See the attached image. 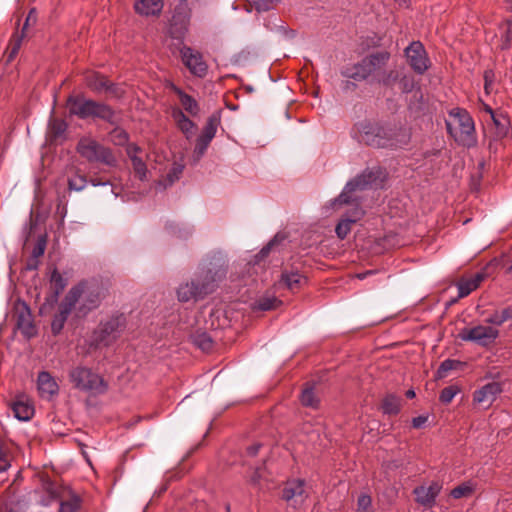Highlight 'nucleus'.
<instances>
[{"label": "nucleus", "instance_id": "obj_61", "mask_svg": "<svg viewBox=\"0 0 512 512\" xmlns=\"http://www.w3.org/2000/svg\"><path fill=\"white\" fill-rule=\"evenodd\" d=\"M261 479L260 469L257 468L252 476L250 477V483L253 485H258Z\"/></svg>", "mask_w": 512, "mask_h": 512}, {"label": "nucleus", "instance_id": "obj_54", "mask_svg": "<svg viewBox=\"0 0 512 512\" xmlns=\"http://www.w3.org/2000/svg\"><path fill=\"white\" fill-rule=\"evenodd\" d=\"M142 149L137 144H128L126 148V153L130 160L134 159V157H138V153H140Z\"/></svg>", "mask_w": 512, "mask_h": 512}, {"label": "nucleus", "instance_id": "obj_13", "mask_svg": "<svg viewBox=\"0 0 512 512\" xmlns=\"http://www.w3.org/2000/svg\"><path fill=\"white\" fill-rule=\"evenodd\" d=\"M14 317L16 327L26 339H31L37 335V329L33 322V316L29 305L22 299H17L14 303Z\"/></svg>", "mask_w": 512, "mask_h": 512}, {"label": "nucleus", "instance_id": "obj_2", "mask_svg": "<svg viewBox=\"0 0 512 512\" xmlns=\"http://www.w3.org/2000/svg\"><path fill=\"white\" fill-rule=\"evenodd\" d=\"M67 106L71 115L79 119H100L115 128L110 132L113 144L124 146L129 141V134L118 126L119 119L115 110L108 104L85 98L82 95H70L67 99Z\"/></svg>", "mask_w": 512, "mask_h": 512}, {"label": "nucleus", "instance_id": "obj_64", "mask_svg": "<svg viewBox=\"0 0 512 512\" xmlns=\"http://www.w3.org/2000/svg\"><path fill=\"white\" fill-rule=\"evenodd\" d=\"M374 273H375V271H373V270H368V271H365V272H362V273H358V274L356 275V277H357L359 280H363V279H365L368 275H372V274H374Z\"/></svg>", "mask_w": 512, "mask_h": 512}, {"label": "nucleus", "instance_id": "obj_49", "mask_svg": "<svg viewBox=\"0 0 512 512\" xmlns=\"http://www.w3.org/2000/svg\"><path fill=\"white\" fill-rule=\"evenodd\" d=\"M276 302L277 299L275 297L262 298L257 302L256 308L261 311H268L275 307Z\"/></svg>", "mask_w": 512, "mask_h": 512}, {"label": "nucleus", "instance_id": "obj_26", "mask_svg": "<svg viewBox=\"0 0 512 512\" xmlns=\"http://www.w3.org/2000/svg\"><path fill=\"white\" fill-rule=\"evenodd\" d=\"M79 294L80 290L77 288H70L68 293L65 295L62 302L59 304L58 312L57 314L64 318V320L67 321L69 315L71 314L72 310L76 309V304L79 301Z\"/></svg>", "mask_w": 512, "mask_h": 512}, {"label": "nucleus", "instance_id": "obj_48", "mask_svg": "<svg viewBox=\"0 0 512 512\" xmlns=\"http://www.w3.org/2000/svg\"><path fill=\"white\" fill-rule=\"evenodd\" d=\"M66 320L59 316L57 313L54 315L53 320L51 322V331L54 336L59 335L64 328Z\"/></svg>", "mask_w": 512, "mask_h": 512}, {"label": "nucleus", "instance_id": "obj_15", "mask_svg": "<svg viewBox=\"0 0 512 512\" xmlns=\"http://www.w3.org/2000/svg\"><path fill=\"white\" fill-rule=\"evenodd\" d=\"M183 64L188 68L190 73L196 77L203 78L207 74L208 66L203 60L200 52L193 50L191 47L183 46L180 49Z\"/></svg>", "mask_w": 512, "mask_h": 512}, {"label": "nucleus", "instance_id": "obj_41", "mask_svg": "<svg viewBox=\"0 0 512 512\" xmlns=\"http://www.w3.org/2000/svg\"><path fill=\"white\" fill-rule=\"evenodd\" d=\"M67 129V124L64 120L53 119L50 123V133L53 138L62 136Z\"/></svg>", "mask_w": 512, "mask_h": 512}, {"label": "nucleus", "instance_id": "obj_34", "mask_svg": "<svg viewBox=\"0 0 512 512\" xmlns=\"http://www.w3.org/2000/svg\"><path fill=\"white\" fill-rule=\"evenodd\" d=\"M67 284V279L60 274L57 268H54L50 275L51 291L61 294L65 290Z\"/></svg>", "mask_w": 512, "mask_h": 512}, {"label": "nucleus", "instance_id": "obj_14", "mask_svg": "<svg viewBox=\"0 0 512 512\" xmlns=\"http://www.w3.org/2000/svg\"><path fill=\"white\" fill-rule=\"evenodd\" d=\"M405 56L410 67L418 74H424L430 61L424 45L420 41H413L405 48Z\"/></svg>", "mask_w": 512, "mask_h": 512}, {"label": "nucleus", "instance_id": "obj_47", "mask_svg": "<svg viewBox=\"0 0 512 512\" xmlns=\"http://www.w3.org/2000/svg\"><path fill=\"white\" fill-rule=\"evenodd\" d=\"M399 85H400L401 91L405 94H408V93L412 92V90L414 89V86H415L414 78L412 76L404 75L399 80Z\"/></svg>", "mask_w": 512, "mask_h": 512}, {"label": "nucleus", "instance_id": "obj_56", "mask_svg": "<svg viewBox=\"0 0 512 512\" xmlns=\"http://www.w3.org/2000/svg\"><path fill=\"white\" fill-rule=\"evenodd\" d=\"M59 296V293L51 291L50 295L45 298L44 306L49 305L50 307H53L58 302Z\"/></svg>", "mask_w": 512, "mask_h": 512}, {"label": "nucleus", "instance_id": "obj_19", "mask_svg": "<svg viewBox=\"0 0 512 512\" xmlns=\"http://www.w3.org/2000/svg\"><path fill=\"white\" fill-rule=\"evenodd\" d=\"M364 215V211L358 205L346 215L336 225L335 232L338 238L345 239L351 231L352 224L359 221Z\"/></svg>", "mask_w": 512, "mask_h": 512}, {"label": "nucleus", "instance_id": "obj_36", "mask_svg": "<svg viewBox=\"0 0 512 512\" xmlns=\"http://www.w3.org/2000/svg\"><path fill=\"white\" fill-rule=\"evenodd\" d=\"M193 343L204 352L210 351L213 347V340L206 332L195 334L193 337Z\"/></svg>", "mask_w": 512, "mask_h": 512}, {"label": "nucleus", "instance_id": "obj_52", "mask_svg": "<svg viewBox=\"0 0 512 512\" xmlns=\"http://www.w3.org/2000/svg\"><path fill=\"white\" fill-rule=\"evenodd\" d=\"M274 0H257L255 1V9L258 12H265L273 8Z\"/></svg>", "mask_w": 512, "mask_h": 512}, {"label": "nucleus", "instance_id": "obj_11", "mask_svg": "<svg viewBox=\"0 0 512 512\" xmlns=\"http://www.w3.org/2000/svg\"><path fill=\"white\" fill-rule=\"evenodd\" d=\"M221 123L220 111H216L211 114L205 126L202 129L200 135L196 138L195 147L192 153V159L194 163H198L201 158L205 155L211 141L216 135L217 128Z\"/></svg>", "mask_w": 512, "mask_h": 512}, {"label": "nucleus", "instance_id": "obj_57", "mask_svg": "<svg viewBox=\"0 0 512 512\" xmlns=\"http://www.w3.org/2000/svg\"><path fill=\"white\" fill-rule=\"evenodd\" d=\"M348 79L342 82L341 88L344 92L354 91L357 88V84L355 82L350 81Z\"/></svg>", "mask_w": 512, "mask_h": 512}, {"label": "nucleus", "instance_id": "obj_12", "mask_svg": "<svg viewBox=\"0 0 512 512\" xmlns=\"http://www.w3.org/2000/svg\"><path fill=\"white\" fill-rule=\"evenodd\" d=\"M498 336V329L484 325H477L472 328H464L458 334V337L462 341L473 342L483 347H487L493 344Z\"/></svg>", "mask_w": 512, "mask_h": 512}, {"label": "nucleus", "instance_id": "obj_23", "mask_svg": "<svg viewBox=\"0 0 512 512\" xmlns=\"http://www.w3.org/2000/svg\"><path fill=\"white\" fill-rule=\"evenodd\" d=\"M37 386L42 397L51 398L58 393L59 387L49 372L42 371L37 377Z\"/></svg>", "mask_w": 512, "mask_h": 512}, {"label": "nucleus", "instance_id": "obj_63", "mask_svg": "<svg viewBox=\"0 0 512 512\" xmlns=\"http://www.w3.org/2000/svg\"><path fill=\"white\" fill-rule=\"evenodd\" d=\"M493 76L492 71H485L484 80H485V90L488 92V87L491 84V77Z\"/></svg>", "mask_w": 512, "mask_h": 512}, {"label": "nucleus", "instance_id": "obj_29", "mask_svg": "<svg viewBox=\"0 0 512 512\" xmlns=\"http://www.w3.org/2000/svg\"><path fill=\"white\" fill-rule=\"evenodd\" d=\"M281 282L289 290L297 291L307 283V278L298 271H284L281 275Z\"/></svg>", "mask_w": 512, "mask_h": 512}, {"label": "nucleus", "instance_id": "obj_40", "mask_svg": "<svg viewBox=\"0 0 512 512\" xmlns=\"http://www.w3.org/2000/svg\"><path fill=\"white\" fill-rule=\"evenodd\" d=\"M472 492H473L472 485L470 483L466 482V483H462L461 485H458L455 488H453L451 490L450 495L454 499H460L462 497H467V496L471 495Z\"/></svg>", "mask_w": 512, "mask_h": 512}, {"label": "nucleus", "instance_id": "obj_1", "mask_svg": "<svg viewBox=\"0 0 512 512\" xmlns=\"http://www.w3.org/2000/svg\"><path fill=\"white\" fill-rule=\"evenodd\" d=\"M229 269L227 255L222 251H213L199 263L190 281L181 283L176 295L179 302H198L214 293L226 279Z\"/></svg>", "mask_w": 512, "mask_h": 512}, {"label": "nucleus", "instance_id": "obj_28", "mask_svg": "<svg viewBox=\"0 0 512 512\" xmlns=\"http://www.w3.org/2000/svg\"><path fill=\"white\" fill-rule=\"evenodd\" d=\"M26 510L27 503L23 497L16 494L7 495L0 508V512H26Z\"/></svg>", "mask_w": 512, "mask_h": 512}, {"label": "nucleus", "instance_id": "obj_53", "mask_svg": "<svg viewBox=\"0 0 512 512\" xmlns=\"http://www.w3.org/2000/svg\"><path fill=\"white\" fill-rule=\"evenodd\" d=\"M485 322L495 326H501L503 324L499 311H495L491 315H489L485 319Z\"/></svg>", "mask_w": 512, "mask_h": 512}, {"label": "nucleus", "instance_id": "obj_33", "mask_svg": "<svg viewBox=\"0 0 512 512\" xmlns=\"http://www.w3.org/2000/svg\"><path fill=\"white\" fill-rule=\"evenodd\" d=\"M492 121L496 127V135L499 138H503L507 135L510 127V119L505 114H496L492 118Z\"/></svg>", "mask_w": 512, "mask_h": 512}, {"label": "nucleus", "instance_id": "obj_32", "mask_svg": "<svg viewBox=\"0 0 512 512\" xmlns=\"http://www.w3.org/2000/svg\"><path fill=\"white\" fill-rule=\"evenodd\" d=\"M398 81V72L396 70H386L383 68L379 71L374 84H379L384 87H391Z\"/></svg>", "mask_w": 512, "mask_h": 512}, {"label": "nucleus", "instance_id": "obj_38", "mask_svg": "<svg viewBox=\"0 0 512 512\" xmlns=\"http://www.w3.org/2000/svg\"><path fill=\"white\" fill-rule=\"evenodd\" d=\"M87 185V178L84 175L76 173L68 179V188L71 191H82Z\"/></svg>", "mask_w": 512, "mask_h": 512}, {"label": "nucleus", "instance_id": "obj_44", "mask_svg": "<svg viewBox=\"0 0 512 512\" xmlns=\"http://www.w3.org/2000/svg\"><path fill=\"white\" fill-rule=\"evenodd\" d=\"M131 162H132V166H133L134 172L136 173L138 178L140 180L146 179L147 166H146L145 162L142 160V158L134 157V159H132Z\"/></svg>", "mask_w": 512, "mask_h": 512}, {"label": "nucleus", "instance_id": "obj_50", "mask_svg": "<svg viewBox=\"0 0 512 512\" xmlns=\"http://www.w3.org/2000/svg\"><path fill=\"white\" fill-rule=\"evenodd\" d=\"M276 238L271 240L266 246H264L255 256L253 263L259 264L262 260H264L270 253L272 246L275 243Z\"/></svg>", "mask_w": 512, "mask_h": 512}, {"label": "nucleus", "instance_id": "obj_39", "mask_svg": "<svg viewBox=\"0 0 512 512\" xmlns=\"http://www.w3.org/2000/svg\"><path fill=\"white\" fill-rule=\"evenodd\" d=\"M459 392L460 388L457 385L447 386L440 392L439 400L443 404H449Z\"/></svg>", "mask_w": 512, "mask_h": 512}, {"label": "nucleus", "instance_id": "obj_55", "mask_svg": "<svg viewBox=\"0 0 512 512\" xmlns=\"http://www.w3.org/2000/svg\"><path fill=\"white\" fill-rule=\"evenodd\" d=\"M428 421V416L419 415L412 419V427L415 429L422 428Z\"/></svg>", "mask_w": 512, "mask_h": 512}, {"label": "nucleus", "instance_id": "obj_46", "mask_svg": "<svg viewBox=\"0 0 512 512\" xmlns=\"http://www.w3.org/2000/svg\"><path fill=\"white\" fill-rule=\"evenodd\" d=\"M104 92L110 94L112 97L120 99L124 96V90L117 83L107 81Z\"/></svg>", "mask_w": 512, "mask_h": 512}, {"label": "nucleus", "instance_id": "obj_4", "mask_svg": "<svg viewBox=\"0 0 512 512\" xmlns=\"http://www.w3.org/2000/svg\"><path fill=\"white\" fill-rule=\"evenodd\" d=\"M390 57V52L386 50L370 53L360 61L343 68L341 75L355 82L367 81L370 84H374L379 71L386 67Z\"/></svg>", "mask_w": 512, "mask_h": 512}, {"label": "nucleus", "instance_id": "obj_27", "mask_svg": "<svg viewBox=\"0 0 512 512\" xmlns=\"http://www.w3.org/2000/svg\"><path fill=\"white\" fill-rule=\"evenodd\" d=\"M172 116L177 123V127L185 135L186 139L190 140L194 135L196 124L179 108L173 110Z\"/></svg>", "mask_w": 512, "mask_h": 512}, {"label": "nucleus", "instance_id": "obj_35", "mask_svg": "<svg viewBox=\"0 0 512 512\" xmlns=\"http://www.w3.org/2000/svg\"><path fill=\"white\" fill-rule=\"evenodd\" d=\"M300 402L305 407H310L314 409L318 408L319 399L316 396L313 387H307L302 390L300 395Z\"/></svg>", "mask_w": 512, "mask_h": 512}, {"label": "nucleus", "instance_id": "obj_37", "mask_svg": "<svg viewBox=\"0 0 512 512\" xmlns=\"http://www.w3.org/2000/svg\"><path fill=\"white\" fill-rule=\"evenodd\" d=\"M461 362L453 359L444 360L437 369L436 376L441 379L447 376L448 372L457 369Z\"/></svg>", "mask_w": 512, "mask_h": 512}, {"label": "nucleus", "instance_id": "obj_59", "mask_svg": "<svg viewBox=\"0 0 512 512\" xmlns=\"http://www.w3.org/2000/svg\"><path fill=\"white\" fill-rule=\"evenodd\" d=\"M261 444L260 443H256V444H253L249 447H247V454L251 457H254L258 454L260 448H261Z\"/></svg>", "mask_w": 512, "mask_h": 512}, {"label": "nucleus", "instance_id": "obj_31", "mask_svg": "<svg viewBox=\"0 0 512 512\" xmlns=\"http://www.w3.org/2000/svg\"><path fill=\"white\" fill-rule=\"evenodd\" d=\"M381 409L386 415H397L401 410V398L395 394H387L382 400Z\"/></svg>", "mask_w": 512, "mask_h": 512}, {"label": "nucleus", "instance_id": "obj_20", "mask_svg": "<svg viewBox=\"0 0 512 512\" xmlns=\"http://www.w3.org/2000/svg\"><path fill=\"white\" fill-rule=\"evenodd\" d=\"M14 417L20 421H29L34 415V406L25 395H19L11 403Z\"/></svg>", "mask_w": 512, "mask_h": 512}, {"label": "nucleus", "instance_id": "obj_60", "mask_svg": "<svg viewBox=\"0 0 512 512\" xmlns=\"http://www.w3.org/2000/svg\"><path fill=\"white\" fill-rule=\"evenodd\" d=\"M506 25H507V29L505 32V40H506V42H511L512 41V18L507 20Z\"/></svg>", "mask_w": 512, "mask_h": 512}, {"label": "nucleus", "instance_id": "obj_17", "mask_svg": "<svg viewBox=\"0 0 512 512\" xmlns=\"http://www.w3.org/2000/svg\"><path fill=\"white\" fill-rule=\"evenodd\" d=\"M501 392L502 386L499 382H490L474 392L473 401L483 408H489Z\"/></svg>", "mask_w": 512, "mask_h": 512}, {"label": "nucleus", "instance_id": "obj_5", "mask_svg": "<svg viewBox=\"0 0 512 512\" xmlns=\"http://www.w3.org/2000/svg\"><path fill=\"white\" fill-rule=\"evenodd\" d=\"M386 178V173L381 167L367 168L353 179L349 180L342 192L331 201V205H347L358 200L357 191H364L381 185Z\"/></svg>", "mask_w": 512, "mask_h": 512}, {"label": "nucleus", "instance_id": "obj_42", "mask_svg": "<svg viewBox=\"0 0 512 512\" xmlns=\"http://www.w3.org/2000/svg\"><path fill=\"white\" fill-rule=\"evenodd\" d=\"M356 512H372V498L369 494L362 493L359 495Z\"/></svg>", "mask_w": 512, "mask_h": 512}, {"label": "nucleus", "instance_id": "obj_6", "mask_svg": "<svg viewBox=\"0 0 512 512\" xmlns=\"http://www.w3.org/2000/svg\"><path fill=\"white\" fill-rule=\"evenodd\" d=\"M127 325V317L121 312H114L102 318L92 332L90 346L93 348L112 346L122 337Z\"/></svg>", "mask_w": 512, "mask_h": 512}, {"label": "nucleus", "instance_id": "obj_16", "mask_svg": "<svg viewBox=\"0 0 512 512\" xmlns=\"http://www.w3.org/2000/svg\"><path fill=\"white\" fill-rule=\"evenodd\" d=\"M305 485L302 479L288 480L282 489V499L295 508L302 505L308 496Z\"/></svg>", "mask_w": 512, "mask_h": 512}, {"label": "nucleus", "instance_id": "obj_45", "mask_svg": "<svg viewBox=\"0 0 512 512\" xmlns=\"http://www.w3.org/2000/svg\"><path fill=\"white\" fill-rule=\"evenodd\" d=\"M80 508V499L73 497L68 501L60 503L59 512H76Z\"/></svg>", "mask_w": 512, "mask_h": 512}, {"label": "nucleus", "instance_id": "obj_7", "mask_svg": "<svg viewBox=\"0 0 512 512\" xmlns=\"http://www.w3.org/2000/svg\"><path fill=\"white\" fill-rule=\"evenodd\" d=\"M448 115L451 120H445V125L454 141L467 148L476 146L475 123L470 113L464 108L455 107L449 110Z\"/></svg>", "mask_w": 512, "mask_h": 512}, {"label": "nucleus", "instance_id": "obj_25", "mask_svg": "<svg viewBox=\"0 0 512 512\" xmlns=\"http://www.w3.org/2000/svg\"><path fill=\"white\" fill-rule=\"evenodd\" d=\"M170 89L178 96L183 109L188 114H190L193 117L199 115L200 106L195 98L185 93L181 88H179L173 83L170 84Z\"/></svg>", "mask_w": 512, "mask_h": 512}, {"label": "nucleus", "instance_id": "obj_8", "mask_svg": "<svg viewBox=\"0 0 512 512\" xmlns=\"http://www.w3.org/2000/svg\"><path fill=\"white\" fill-rule=\"evenodd\" d=\"M72 288L80 290L76 316L86 317L91 311L97 309L106 298L108 290L103 283L92 281H81Z\"/></svg>", "mask_w": 512, "mask_h": 512}, {"label": "nucleus", "instance_id": "obj_9", "mask_svg": "<svg viewBox=\"0 0 512 512\" xmlns=\"http://www.w3.org/2000/svg\"><path fill=\"white\" fill-rule=\"evenodd\" d=\"M76 151L90 163H101L109 167L117 164L113 151L91 137H82L77 143Z\"/></svg>", "mask_w": 512, "mask_h": 512}, {"label": "nucleus", "instance_id": "obj_58", "mask_svg": "<svg viewBox=\"0 0 512 512\" xmlns=\"http://www.w3.org/2000/svg\"><path fill=\"white\" fill-rule=\"evenodd\" d=\"M502 322H506L509 319H512V306L506 307L499 311Z\"/></svg>", "mask_w": 512, "mask_h": 512}, {"label": "nucleus", "instance_id": "obj_18", "mask_svg": "<svg viewBox=\"0 0 512 512\" xmlns=\"http://www.w3.org/2000/svg\"><path fill=\"white\" fill-rule=\"evenodd\" d=\"M442 486L438 482H432L429 486H418L414 488L415 501L425 507H432L441 491Z\"/></svg>", "mask_w": 512, "mask_h": 512}, {"label": "nucleus", "instance_id": "obj_30", "mask_svg": "<svg viewBox=\"0 0 512 512\" xmlns=\"http://www.w3.org/2000/svg\"><path fill=\"white\" fill-rule=\"evenodd\" d=\"M107 81L108 78L98 72L90 73L85 77L87 87L95 93L104 92Z\"/></svg>", "mask_w": 512, "mask_h": 512}, {"label": "nucleus", "instance_id": "obj_24", "mask_svg": "<svg viewBox=\"0 0 512 512\" xmlns=\"http://www.w3.org/2000/svg\"><path fill=\"white\" fill-rule=\"evenodd\" d=\"M164 7L163 0H136L134 9L141 16H158Z\"/></svg>", "mask_w": 512, "mask_h": 512}, {"label": "nucleus", "instance_id": "obj_43", "mask_svg": "<svg viewBox=\"0 0 512 512\" xmlns=\"http://www.w3.org/2000/svg\"><path fill=\"white\" fill-rule=\"evenodd\" d=\"M183 170L184 166L182 164L174 163L166 176L168 185H172L175 181H177L183 173Z\"/></svg>", "mask_w": 512, "mask_h": 512}, {"label": "nucleus", "instance_id": "obj_22", "mask_svg": "<svg viewBox=\"0 0 512 512\" xmlns=\"http://www.w3.org/2000/svg\"><path fill=\"white\" fill-rule=\"evenodd\" d=\"M485 278L486 274L484 272H477L471 277L461 278L457 282L458 298H464L468 296L471 292L480 286L481 282Z\"/></svg>", "mask_w": 512, "mask_h": 512}, {"label": "nucleus", "instance_id": "obj_21", "mask_svg": "<svg viewBox=\"0 0 512 512\" xmlns=\"http://www.w3.org/2000/svg\"><path fill=\"white\" fill-rule=\"evenodd\" d=\"M31 20L36 21V9L35 8H32L29 11L26 21L24 23V26L22 28L21 34L16 32L12 35L10 42H9V47H8L9 53L7 56V61H9V62L12 61L18 54V52L21 48V45H22L23 38H24V31L27 28V26L29 25V22Z\"/></svg>", "mask_w": 512, "mask_h": 512}, {"label": "nucleus", "instance_id": "obj_10", "mask_svg": "<svg viewBox=\"0 0 512 512\" xmlns=\"http://www.w3.org/2000/svg\"><path fill=\"white\" fill-rule=\"evenodd\" d=\"M69 376L75 388L79 390L98 394H103L107 390V384L103 378L89 368L76 367L71 370Z\"/></svg>", "mask_w": 512, "mask_h": 512}, {"label": "nucleus", "instance_id": "obj_51", "mask_svg": "<svg viewBox=\"0 0 512 512\" xmlns=\"http://www.w3.org/2000/svg\"><path fill=\"white\" fill-rule=\"evenodd\" d=\"M45 248H46V239L44 237H42V238L38 239L37 243L33 247L31 258L38 260L39 257L44 255Z\"/></svg>", "mask_w": 512, "mask_h": 512}, {"label": "nucleus", "instance_id": "obj_62", "mask_svg": "<svg viewBox=\"0 0 512 512\" xmlns=\"http://www.w3.org/2000/svg\"><path fill=\"white\" fill-rule=\"evenodd\" d=\"M38 266H39V261L37 259L30 258L27 261L26 269L27 270H36L38 268Z\"/></svg>", "mask_w": 512, "mask_h": 512}, {"label": "nucleus", "instance_id": "obj_3", "mask_svg": "<svg viewBox=\"0 0 512 512\" xmlns=\"http://www.w3.org/2000/svg\"><path fill=\"white\" fill-rule=\"evenodd\" d=\"M353 131L357 133L360 142L375 148H393L398 146L400 129L389 124L363 120L354 125Z\"/></svg>", "mask_w": 512, "mask_h": 512}]
</instances>
